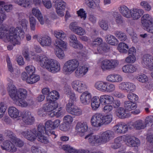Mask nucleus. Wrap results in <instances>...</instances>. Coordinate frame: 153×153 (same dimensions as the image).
Masks as SVG:
<instances>
[{"label": "nucleus", "mask_w": 153, "mask_h": 153, "mask_svg": "<svg viewBox=\"0 0 153 153\" xmlns=\"http://www.w3.org/2000/svg\"><path fill=\"white\" fill-rule=\"evenodd\" d=\"M127 98L129 101L134 103H136L138 100L137 95L133 93L128 94L127 96Z\"/></svg>", "instance_id": "nucleus-48"}, {"label": "nucleus", "mask_w": 153, "mask_h": 153, "mask_svg": "<svg viewBox=\"0 0 153 153\" xmlns=\"http://www.w3.org/2000/svg\"><path fill=\"white\" fill-rule=\"evenodd\" d=\"M128 112L125 109L122 107H119L117 111V115L119 118L121 119H124L127 118L128 117Z\"/></svg>", "instance_id": "nucleus-36"}, {"label": "nucleus", "mask_w": 153, "mask_h": 153, "mask_svg": "<svg viewBox=\"0 0 153 153\" xmlns=\"http://www.w3.org/2000/svg\"><path fill=\"white\" fill-rule=\"evenodd\" d=\"M136 60L135 55H130L126 59V61L128 63H133Z\"/></svg>", "instance_id": "nucleus-63"}, {"label": "nucleus", "mask_w": 153, "mask_h": 153, "mask_svg": "<svg viewBox=\"0 0 153 153\" xmlns=\"http://www.w3.org/2000/svg\"><path fill=\"white\" fill-rule=\"evenodd\" d=\"M25 69L27 73L29 74V75L33 74L35 73V67L32 65L27 66L26 67Z\"/></svg>", "instance_id": "nucleus-62"}, {"label": "nucleus", "mask_w": 153, "mask_h": 153, "mask_svg": "<svg viewBox=\"0 0 153 153\" xmlns=\"http://www.w3.org/2000/svg\"><path fill=\"white\" fill-rule=\"evenodd\" d=\"M32 11L33 15L37 18L40 24L43 25L44 24L45 21L39 9L36 8H34L32 9Z\"/></svg>", "instance_id": "nucleus-25"}, {"label": "nucleus", "mask_w": 153, "mask_h": 153, "mask_svg": "<svg viewBox=\"0 0 153 153\" xmlns=\"http://www.w3.org/2000/svg\"><path fill=\"white\" fill-rule=\"evenodd\" d=\"M71 126L69 123L63 122L60 126L59 128L62 131H66L69 130Z\"/></svg>", "instance_id": "nucleus-54"}, {"label": "nucleus", "mask_w": 153, "mask_h": 153, "mask_svg": "<svg viewBox=\"0 0 153 153\" xmlns=\"http://www.w3.org/2000/svg\"><path fill=\"white\" fill-rule=\"evenodd\" d=\"M88 129L87 123L86 122L78 123L76 126V130L79 135L81 136H83L84 133Z\"/></svg>", "instance_id": "nucleus-13"}, {"label": "nucleus", "mask_w": 153, "mask_h": 153, "mask_svg": "<svg viewBox=\"0 0 153 153\" xmlns=\"http://www.w3.org/2000/svg\"><path fill=\"white\" fill-rule=\"evenodd\" d=\"M7 90L10 97L14 101L19 100L18 90L13 84H10L7 88Z\"/></svg>", "instance_id": "nucleus-10"}, {"label": "nucleus", "mask_w": 153, "mask_h": 153, "mask_svg": "<svg viewBox=\"0 0 153 153\" xmlns=\"http://www.w3.org/2000/svg\"><path fill=\"white\" fill-rule=\"evenodd\" d=\"M88 138L89 142L90 143H94L95 142L100 143L99 142L100 136L93 135V134L91 133L88 134L85 137V139Z\"/></svg>", "instance_id": "nucleus-33"}, {"label": "nucleus", "mask_w": 153, "mask_h": 153, "mask_svg": "<svg viewBox=\"0 0 153 153\" xmlns=\"http://www.w3.org/2000/svg\"><path fill=\"white\" fill-rule=\"evenodd\" d=\"M73 88L79 93H82L87 88L85 83L79 80H75L72 83Z\"/></svg>", "instance_id": "nucleus-8"}, {"label": "nucleus", "mask_w": 153, "mask_h": 153, "mask_svg": "<svg viewBox=\"0 0 153 153\" xmlns=\"http://www.w3.org/2000/svg\"><path fill=\"white\" fill-rule=\"evenodd\" d=\"M106 80L108 82H114L121 81L122 80V78L119 75L111 74L107 76Z\"/></svg>", "instance_id": "nucleus-27"}, {"label": "nucleus", "mask_w": 153, "mask_h": 153, "mask_svg": "<svg viewBox=\"0 0 153 153\" xmlns=\"http://www.w3.org/2000/svg\"><path fill=\"white\" fill-rule=\"evenodd\" d=\"M153 22L152 16L149 14H144L141 18V22L144 28Z\"/></svg>", "instance_id": "nucleus-20"}, {"label": "nucleus", "mask_w": 153, "mask_h": 153, "mask_svg": "<svg viewBox=\"0 0 153 153\" xmlns=\"http://www.w3.org/2000/svg\"><path fill=\"white\" fill-rule=\"evenodd\" d=\"M114 100V98L112 96L109 95H103L100 96V102L106 103L107 102L108 103H111Z\"/></svg>", "instance_id": "nucleus-31"}, {"label": "nucleus", "mask_w": 153, "mask_h": 153, "mask_svg": "<svg viewBox=\"0 0 153 153\" xmlns=\"http://www.w3.org/2000/svg\"><path fill=\"white\" fill-rule=\"evenodd\" d=\"M30 27L31 30H34L35 29L36 20L35 18L31 17L30 18Z\"/></svg>", "instance_id": "nucleus-61"}, {"label": "nucleus", "mask_w": 153, "mask_h": 153, "mask_svg": "<svg viewBox=\"0 0 153 153\" xmlns=\"http://www.w3.org/2000/svg\"><path fill=\"white\" fill-rule=\"evenodd\" d=\"M55 3L56 9H65L66 7V3L62 0H56Z\"/></svg>", "instance_id": "nucleus-43"}, {"label": "nucleus", "mask_w": 153, "mask_h": 153, "mask_svg": "<svg viewBox=\"0 0 153 153\" xmlns=\"http://www.w3.org/2000/svg\"><path fill=\"white\" fill-rule=\"evenodd\" d=\"M118 65V62L115 60L105 59L102 61L101 67L103 71L113 69Z\"/></svg>", "instance_id": "nucleus-7"}, {"label": "nucleus", "mask_w": 153, "mask_h": 153, "mask_svg": "<svg viewBox=\"0 0 153 153\" xmlns=\"http://www.w3.org/2000/svg\"><path fill=\"white\" fill-rule=\"evenodd\" d=\"M12 8V6L10 4H5L3 8H0V25L6 18V16L4 13L5 11L9 12Z\"/></svg>", "instance_id": "nucleus-15"}, {"label": "nucleus", "mask_w": 153, "mask_h": 153, "mask_svg": "<svg viewBox=\"0 0 153 153\" xmlns=\"http://www.w3.org/2000/svg\"><path fill=\"white\" fill-rule=\"evenodd\" d=\"M124 105L125 109L128 112L129 111L134 110L137 108L136 103H134L129 101H125Z\"/></svg>", "instance_id": "nucleus-30"}, {"label": "nucleus", "mask_w": 153, "mask_h": 153, "mask_svg": "<svg viewBox=\"0 0 153 153\" xmlns=\"http://www.w3.org/2000/svg\"><path fill=\"white\" fill-rule=\"evenodd\" d=\"M76 105H74V103L72 102H69L66 104L65 106V108L66 111L69 113L71 114V111L74 110V108L76 107Z\"/></svg>", "instance_id": "nucleus-50"}, {"label": "nucleus", "mask_w": 153, "mask_h": 153, "mask_svg": "<svg viewBox=\"0 0 153 153\" xmlns=\"http://www.w3.org/2000/svg\"><path fill=\"white\" fill-rule=\"evenodd\" d=\"M54 35L58 39H64L66 37V34L62 31L60 32L55 31Z\"/></svg>", "instance_id": "nucleus-56"}, {"label": "nucleus", "mask_w": 153, "mask_h": 153, "mask_svg": "<svg viewBox=\"0 0 153 153\" xmlns=\"http://www.w3.org/2000/svg\"><path fill=\"white\" fill-rule=\"evenodd\" d=\"M107 86V82L102 81L96 82L95 84V87L97 90L102 92H106Z\"/></svg>", "instance_id": "nucleus-29"}, {"label": "nucleus", "mask_w": 153, "mask_h": 153, "mask_svg": "<svg viewBox=\"0 0 153 153\" xmlns=\"http://www.w3.org/2000/svg\"><path fill=\"white\" fill-rule=\"evenodd\" d=\"M2 149L9 151L11 152H14L16 150V148L13 143L8 140L4 142L2 145H1Z\"/></svg>", "instance_id": "nucleus-17"}, {"label": "nucleus", "mask_w": 153, "mask_h": 153, "mask_svg": "<svg viewBox=\"0 0 153 153\" xmlns=\"http://www.w3.org/2000/svg\"><path fill=\"white\" fill-rule=\"evenodd\" d=\"M91 95L88 91L83 92L81 95L80 100L82 104L86 105L89 104L91 100Z\"/></svg>", "instance_id": "nucleus-18"}, {"label": "nucleus", "mask_w": 153, "mask_h": 153, "mask_svg": "<svg viewBox=\"0 0 153 153\" xmlns=\"http://www.w3.org/2000/svg\"><path fill=\"white\" fill-rule=\"evenodd\" d=\"M133 126L134 127L138 130L143 129L146 127L144 122L141 120H139L135 122Z\"/></svg>", "instance_id": "nucleus-40"}, {"label": "nucleus", "mask_w": 153, "mask_h": 153, "mask_svg": "<svg viewBox=\"0 0 153 153\" xmlns=\"http://www.w3.org/2000/svg\"><path fill=\"white\" fill-rule=\"evenodd\" d=\"M144 13V11L141 9L134 8L131 9L129 18L136 20L140 18Z\"/></svg>", "instance_id": "nucleus-16"}, {"label": "nucleus", "mask_w": 153, "mask_h": 153, "mask_svg": "<svg viewBox=\"0 0 153 153\" xmlns=\"http://www.w3.org/2000/svg\"><path fill=\"white\" fill-rule=\"evenodd\" d=\"M62 148L66 153H86V152L83 150H78L68 145H63Z\"/></svg>", "instance_id": "nucleus-23"}, {"label": "nucleus", "mask_w": 153, "mask_h": 153, "mask_svg": "<svg viewBox=\"0 0 153 153\" xmlns=\"http://www.w3.org/2000/svg\"><path fill=\"white\" fill-rule=\"evenodd\" d=\"M88 71V68L85 66H79L75 70V75L77 78L82 77L86 74Z\"/></svg>", "instance_id": "nucleus-19"}, {"label": "nucleus", "mask_w": 153, "mask_h": 153, "mask_svg": "<svg viewBox=\"0 0 153 153\" xmlns=\"http://www.w3.org/2000/svg\"><path fill=\"white\" fill-rule=\"evenodd\" d=\"M74 109V110L71 111V114L76 116H79L82 115V110L77 106L75 107Z\"/></svg>", "instance_id": "nucleus-55"}, {"label": "nucleus", "mask_w": 153, "mask_h": 153, "mask_svg": "<svg viewBox=\"0 0 153 153\" xmlns=\"http://www.w3.org/2000/svg\"><path fill=\"white\" fill-rule=\"evenodd\" d=\"M102 115L101 114H96L93 116L91 122V125L97 127H100L103 125L102 120Z\"/></svg>", "instance_id": "nucleus-12"}, {"label": "nucleus", "mask_w": 153, "mask_h": 153, "mask_svg": "<svg viewBox=\"0 0 153 153\" xmlns=\"http://www.w3.org/2000/svg\"><path fill=\"white\" fill-rule=\"evenodd\" d=\"M115 136L114 132L110 130H108L103 132L100 136L99 142L100 143L105 144L113 139Z\"/></svg>", "instance_id": "nucleus-6"}, {"label": "nucleus", "mask_w": 153, "mask_h": 153, "mask_svg": "<svg viewBox=\"0 0 153 153\" xmlns=\"http://www.w3.org/2000/svg\"><path fill=\"white\" fill-rule=\"evenodd\" d=\"M39 62L40 65L46 68L48 71L52 73H55L60 70V65L56 60L49 59L45 56H35Z\"/></svg>", "instance_id": "nucleus-2"}, {"label": "nucleus", "mask_w": 153, "mask_h": 153, "mask_svg": "<svg viewBox=\"0 0 153 153\" xmlns=\"http://www.w3.org/2000/svg\"><path fill=\"white\" fill-rule=\"evenodd\" d=\"M136 79L139 82L142 83H145L148 81V78L147 76L143 74L138 75L136 76Z\"/></svg>", "instance_id": "nucleus-52"}, {"label": "nucleus", "mask_w": 153, "mask_h": 153, "mask_svg": "<svg viewBox=\"0 0 153 153\" xmlns=\"http://www.w3.org/2000/svg\"><path fill=\"white\" fill-rule=\"evenodd\" d=\"M120 89L127 92H132L135 91L136 86L134 84L129 82H122L119 84Z\"/></svg>", "instance_id": "nucleus-11"}, {"label": "nucleus", "mask_w": 153, "mask_h": 153, "mask_svg": "<svg viewBox=\"0 0 153 153\" xmlns=\"http://www.w3.org/2000/svg\"><path fill=\"white\" fill-rule=\"evenodd\" d=\"M24 33L19 27H11L7 30L3 25H0V39L6 42H9L14 45L20 44V40L24 37Z\"/></svg>", "instance_id": "nucleus-1"}, {"label": "nucleus", "mask_w": 153, "mask_h": 153, "mask_svg": "<svg viewBox=\"0 0 153 153\" xmlns=\"http://www.w3.org/2000/svg\"><path fill=\"white\" fill-rule=\"evenodd\" d=\"M123 139L126 142V144L130 147L137 146L140 143L139 140L138 138L132 136H124Z\"/></svg>", "instance_id": "nucleus-9"}, {"label": "nucleus", "mask_w": 153, "mask_h": 153, "mask_svg": "<svg viewBox=\"0 0 153 153\" xmlns=\"http://www.w3.org/2000/svg\"><path fill=\"white\" fill-rule=\"evenodd\" d=\"M55 53L57 57L59 59H62L65 56V54L62 49H57Z\"/></svg>", "instance_id": "nucleus-60"}, {"label": "nucleus", "mask_w": 153, "mask_h": 153, "mask_svg": "<svg viewBox=\"0 0 153 153\" xmlns=\"http://www.w3.org/2000/svg\"><path fill=\"white\" fill-rule=\"evenodd\" d=\"M45 132L46 134H49L50 133L45 126V127L43 124H40L38 126L37 131L35 129L32 130L28 129L22 132L21 134L28 140L33 141L36 139V135L44 134Z\"/></svg>", "instance_id": "nucleus-3"}, {"label": "nucleus", "mask_w": 153, "mask_h": 153, "mask_svg": "<svg viewBox=\"0 0 153 153\" xmlns=\"http://www.w3.org/2000/svg\"><path fill=\"white\" fill-rule=\"evenodd\" d=\"M48 102L43 105V109L47 112H52L58 107V103L54 101H48Z\"/></svg>", "instance_id": "nucleus-14"}, {"label": "nucleus", "mask_w": 153, "mask_h": 153, "mask_svg": "<svg viewBox=\"0 0 153 153\" xmlns=\"http://www.w3.org/2000/svg\"><path fill=\"white\" fill-rule=\"evenodd\" d=\"M19 23L21 25L23 30H27V25L28 24V22L27 20L25 19H22L21 20L19 21Z\"/></svg>", "instance_id": "nucleus-58"}, {"label": "nucleus", "mask_w": 153, "mask_h": 153, "mask_svg": "<svg viewBox=\"0 0 153 153\" xmlns=\"http://www.w3.org/2000/svg\"><path fill=\"white\" fill-rule=\"evenodd\" d=\"M18 94L19 96V100H23L26 98L27 93V91L24 89H19L18 90Z\"/></svg>", "instance_id": "nucleus-45"}, {"label": "nucleus", "mask_w": 153, "mask_h": 153, "mask_svg": "<svg viewBox=\"0 0 153 153\" xmlns=\"http://www.w3.org/2000/svg\"><path fill=\"white\" fill-rule=\"evenodd\" d=\"M63 39H56L54 43V45L58 49H66L67 48L66 43L63 41Z\"/></svg>", "instance_id": "nucleus-37"}, {"label": "nucleus", "mask_w": 153, "mask_h": 153, "mask_svg": "<svg viewBox=\"0 0 153 153\" xmlns=\"http://www.w3.org/2000/svg\"><path fill=\"white\" fill-rule=\"evenodd\" d=\"M140 5L143 7L145 10L147 11H150L151 8V6L148 3L145 1H142L140 2Z\"/></svg>", "instance_id": "nucleus-59"}, {"label": "nucleus", "mask_w": 153, "mask_h": 153, "mask_svg": "<svg viewBox=\"0 0 153 153\" xmlns=\"http://www.w3.org/2000/svg\"><path fill=\"white\" fill-rule=\"evenodd\" d=\"M100 27L103 30H107L108 28V21L105 19H102L99 22Z\"/></svg>", "instance_id": "nucleus-51"}, {"label": "nucleus", "mask_w": 153, "mask_h": 153, "mask_svg": "<svg viewBox=\"0 0 153 153\" xmlns=\"http://www.w3.org/2000/svg\"><path fill=\"white\" fill-rule=\"evenodd\" d=\"M107 42L111 45H115L118 42V40L114 36L107 35L105 37Z\"/></svg>", "instance_id": "nucleus-38"}, {"label": "nucleus", "mask_w": 153, "mask_h": 153, "mask_svg": "<svg viewBox=\"0 0 153 153\" xmlns=\"http://www.w3.org/2000/svg\"><path fill=\"white\" fill-rule=\"evenodd\" d=\"M8 111L9 116L12 118H16L19 116V111L13 106L9 107L8 109Z\"/></svg>", "instance_id": "nucleus-32"}, {"label": "nucleus", "mask_w": 153, "mask_h": 153, "mask_svg": "<svg viewBox=\"0 0 153 153\" xmlns=\"http://www.w3.org/2000/svg\"><path fill=\"white\" fill-rule=\"evenodd\" d=\"M64 90L65 93L68 96H69L70 97L68 102H72L74 103V101L76 100V98L75 94L71 92V89L68 87H66Z\"/></svg>", "instance_id": "nucleus-34"}, {"label": "nucleus", "mask_w": 153, "mask_h": 153, "mask_svg": "<svg viewBox=\"0 0 153 153\" xmlns=\"http://www.w3.org/2000/svg\"><path fill=\"white\" fill-rule=\"evenodd\" d=\"M114 128L117 133L120 134L125 133L128 130L127 125L124 123L117 124L114 126Z\"/></svg>", "instance_id": "nucleus-22"}, {"label": "nucleus", "mask_w": 153, "mask_h": 153, "mask_svg": "<svg viewBox=\"0 0 153 153\" xmlns=\"http://www.w3.org/2000/svg\"><path fill=\"white\" fill-rule=\"evenodd\" d=\"M59 97V95L58 92L55 90L51 91L46 98L47 101H54Z\"/></svg>", "instance_id": "nucleus-26"}, {"label": "nucleus", "mask_w": 153, "mask_h": 153, "mask_svg": "<svg viewBox=\"0 0 153 153\" xmlns=\"http://www.w3.org/2000/svg\"><path fill=\"white\" fill-rule=\"evenodd\" d=\"M121 14L124 17L129 18L130 16L131 9L130 10L126 6L121 5L118 8Z\"/></svg>", "instance_id": "nucleus-24"}, {"label": "nucleus", "mask_w": 153, "mask_h": 153, "mask_svg": "<svg viewBox=\"0 0 153 153\" xmlns=\"http://www.w3.org/2000/svg\"><path fill=\"white\" fill-rule=\"evenodd\" d=\"M79 63L75 59H72L66 62L64 64L63 71L66 73H72L79 66Z\"/></svg>", "instance_id": "nucleus-4"}, {"label": "nucleus", "mask_w": 153, "mask_h": 153, "mask_svg": "<svg viewBox=\"0 0 153 153\" xmlns=\"http://www.w3.org/2000/svg\"><path fill=\"white\" fill-rule=\"evenodd\" d=\"M43 134L37 135L36 137H37V140L39 142L45 144H47L49 142V140L47 137L45 136Z\"/></svg>", "instance_id": "nucleus-49"}, {"label": "nucleus", "mask_w": 153, "mask_h": 153, "mask_svg": "<svg viewBox=\"0 0 153 153\" xmlns=\"http://www.w3.org/2000/svg\"><path fill=\"white\" fill-rule=\"evenodd\" d=\"M115 136L114 132L110 130H108L103 132L100 136L99 142L100 143L105 144L113 139Z\"/></svg>", "instance_id": "nucleus-5"}, {"label": "nucleus", "mask_w": 153, "mask_h": 153, "mask_svg": "<svg viewBox=\"0 0 153 153\" xmlns=\"http://www.w3.org/2000/svg\"><path fill=\"white\" fill-rule=\"evenodd\" d=\"M114 34L121 41H125L127 39V36L126 34L122 31H115L114 32Z\"/></svg>", "instance_id": "nucleus-42"}, {"label": "nucleus", "mask_w": 153, "mask_h": 153, "mask_svg": "<svg viewBox=\"0 0 153 153\" xmlns=\"http://www.w3.org/2000/svg\"><path fill=\"white\" fill-rule=\"evenodd\" d=\"M100 99L98 97H94L91 100V105L93 110H96L99 107L100 105Z\"/></svg>", "instance_id": "nucleus-35"}, {"label": "nucleus", "mask_w": 153, "mask_h": 153, "mask_svg": "<svg viewBox=\"0 0 153 153\" xmlns=\"http://www.w3.org/2000/svg\"><path fill=\"white\" fill-rule=\"evenodd\" d=\"M16 2L18 4L25 7H28L30 3L29 0H16Z\"/></svg>", "instance_id": "nucleus-53"}, {"label": "nucleus", "mask_w": 153, "mask_h": 153, "mask_svg": "<svg viewBox=\"0 0 153 153\" xmlns=\"http://www.w3.org/2000/svg\"><path fill=\"white\" fill-rule=\"evenodd\" d=\"M76 34L78 35H82L85 33V30L81 27H78L74 32Z\"/></svg>", "instance_id": "nucleus-64"}, {"label": "nucleus", "mask_w": 153, "mask_h": 153, "mask_svg": "<svg viewBox=\"0 0 153 153\" xmlns=\"http://www.w3.org/2000/svg\"><path fill=\"white\" fill-rule=\"evenodd\" d=\"M129 47L124 42L120 43L118 45L117 49L119 52L121 53H127Z\"/></svg>", "instance_id": "nucleus-41"}, {"label": "nucleus", "mask_w": 153, "mask_h": 153, "mask_svg": "<svg viewBox=\"0 0 153 153\" xmlns=\"http://www.w3.org/2000/svg\"><path fill=\"white\" fill-rule=\"evenodd\" d=\"M54 35L58 39H64L66 37V34L62 31L60 32L55 31Z\"/></svg>", "instance_id": "nucleus-57"}, {"label": "nucleus", "mask_w": 153, "mask_h": 153, "mask_svg": "<svg viewBox=\"0 0 153 153\" xmlns=\"http://www.w3.org/2000/svg\"><path fill=\"white\" fill-rule=\"evenodd\" d=\"M110 49L109 45L106 43H104L101 44L100 46L97 48L98 51L100 53L108 51Z\"/></svg>", "instance_id": "nucleus-44"}, {"label": "nucleus", "mask_w": 153, "mask_h": 153, "mask_svg": "<svg viewBox=\"0 0 153 153\" xmlns=\"http://www.w3.org/2000/svg\"><path fill=\"white\" fill-rule=\"evenodd\" d=\"M38 41L43 46H49L51 43L50 38L47 36L38 38Z\"/></svg>", "instance_id": "nucleus-28"}, {"label": "nucleus", "mask_w": 153, "mask_h": 153, "mask_svg": "<svg viewBox=\"0 0 153 153\" xmlns=\"http://www.w3.org/2000/svg\"><path fill=\"white\" fill-rule=\"evenodd\" d=\"M23 122L26 124L31 125L34 122V118L29 111L25 112L22 117Z\"/></svg>", "instance_id": "nucleus-21"}, {"label": "nucleus", "mask_w": 153, "mask_h": 153, "mask_svg": "<svg viewBox=\"0 0 153 153\" xmlns=\"http://www.w3.org/2000/svg\"><path fill=\"white\" fill-rule=\"evenodd\" d=\"M40 79V77L38 75L32 74L29 75V80H27V83L31 84L37 82Z\"/></svg>", "instance_id": "nucleus-46"}, {"label": "nucleus", "mask_w": 153, "mask_h": 153, "mask_svg": "<svg viewBox=\"0 0 153 153\" xmlns=\"http://www.w3.org/2000/svg\"><path fill=\"white\" fill-rule=\"evenodd\" d=\"M113 15L114 17H116L115 21L117 24L121 25L123 23V21L122 16L120 15H119L117 12H114Z\"/></svg>", "instance_id": "nucleus-47"}, {"label": "nucleus", "mask_w": 153, "mask_h": 153, "mask_svg": "<svg viewBox=\"0 0 153 153\" xmlns=\"http://www.w3.org/2000/svg\"><path fill=\"white\" fill-rule=\"evenodd\" d=\"M102 118L103 125H107L112 121L113 116L112 114H109L103 116L102 115Z\"/></svg>", "instance_id": "nucleus-39"}]
</instances>
